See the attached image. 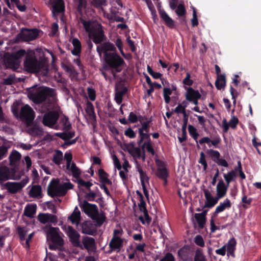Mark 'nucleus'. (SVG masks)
I'll return each instance as SVG.
<instances>
[{
  "instance_id": "20",
  "label": "nucleus",
  "mask_w": 261,
  "mask_h": 261,
  "mask_svg": "<svg viewBox=\"0 0 261 261\" xmlns=\"http://www.w3.org/2000/svg\"><path fill=\"white\" fill-rule=\"evenodd\" d=\"M186 89L187 92L185 93V96L187 101L201 98V95L198 90H196L192 87H188Z\"/></svg>"
},
{
  "instance_id": "56",
  "label": "nucleus",
  "mask_w": 261,
  "mask_h": 261,
  "mask_svg": "<svg viewBox=\"0 0 261 261\" xmlns=\"http://www.w3.org/2000/svg\"><path fill=\"white\" fill-rule=\"evenodd\" d=\"M198 162L203 166L204 170H206L207 169V164L205 160V154L202 151L200 153V159Z\"/></svg>"
},
{
  "instance_id": "57",
  "label": "nucleus",
  "mask_w": 261,
  "mask_h": 261,
  "mask_svg": "<svg viewBox=\"0 0 261 261\" xmlns=\"http://www.w3.org/2000/svg\"><path fill=\"white\" fill-rule=\"evenodd\" d=\"M228 123L231 128L235 129L239 123V119L237 117L233 116Z\"/></svg>"
},
{
  "instance_id": "40",
  "label": "nucleus",
  "mask_w": 261,
  "mask_h": 261,
  "mask_svg": "<svg viewBox=\"0 0 261 261\" xmlns=\"http://www.w3.org/2000/svg\"><path fill=\"white\" fill-rule=\"evenodd\" d=\"M69 170H70L72 172V176L73 177L76 179L77 180L78 179L81 178L80 175L81 174V170L76 166L75 163L72 162L71 165L70 166V168Z\"/></svg>"
},
{
  "instance_id": "5",
  "label": "nucleus",
  "mask_w": 261,
  "mask_h": 261,
  "mask_svg": "<svg viewBox=\"0 0 261 261\" xmlns=\"http://www.w3.org/2000/svg\"><path fill=\"white\" fill-rule=\"evenodd\" d=\"M123 231L122 228L115 229L113 230L112 238L109 246L111 251H119L123 246L124 239L122 238Z\"/></svg>"
},
{
  "instance_id": "22",
  "label": "nucleus",
  "mask_w": 261,
  "mask_h": 261,
  "mask_svg": "<svg viewBox=\"0 0 261 261\" xmlns=\"http://www.w3.org/2000/svg\"><path fill=\"white\" fill-rule=\"evenodd\" d=\"M176 15L181 18V23L186 22L185 15L186 14V9L184 3H180L174 10Z\"/></svg>"
},
{
  "instance_id": "16",
  "label": "nucleus",
  "mask_w": 261,
  "mask_h": 261,
  "mask_svg": "<svg viewBox=\"0 0 261 261\" xmlns=\"http://www.w3.org/2000/svg\"><path fill=\"white\" fill-rule=\"evenodd\" d=\"M217 79L215 81V86L218 90L224 88L226 86V77L225 74H221V69L218 65L215 66Z\"/></svg>"
},
{
  "instance_id": "17",
  "label": "nucleus",
  "mask_w": 261,
  "mask_h": 261,
  "mask_svg": "<svg viewBox=\"0 0 261 261\" xmlns=\"http://www.w3.org/2000/svg\"><path fill=\"white\" fill-rule=\"evenodd\" d=\"M127 92V88L124 84L117 85L115 89V100L118 105H120L123 100V96Z\"/></svg>"
},
{
  "instance_id": "55",
  "label": "nucleus",
  "mask_w": 261,
  "mask_h": 261,
  "mask_svg": "<svg viewBox=\"0 0 261 261\" xmlns=\"http://www.w3.org/2000/svg\"><path fill=\"white\" fill-rule=\"evenodd\" d=\"M194 242L197 245L201 247H203L205 245L203 239L202 237L200 234L197 235L194 238Z\"/></svg>"
},
{
  "instance_id": "25",
  "label": "nucleus",
  "mask_w": 261,
  "mask_h": 261,
  "mask_svg": "<svg viewBox=\"0 0 261 261\" xmlns=\"http://www.w3.org/2000/svg\"><path fill=\"white\" fill-rule=\"evenodd\" d=\"M221 142V138L219 137L215 138L214 140H212L208 137H204L199 140V143L201 145L204 143L208 144L209 147L212 145L216 147Z\"/></svg>"
},
{
  "instance_id": "29",
  "label": "nucleus",
  "mask_w": 261,
  "mask_h": 261,
  "mask_svg": "<svg viewBox=\"0 0 261 261\" xmlns=\"http://www.w3.org/2000/svg\"><path fill=\"white\" fill-rule=\"evenodd\" d=\"M82 232L85 234L95 236L96 233V229L93 228L92 224L84 223L82 226Z\"/></svg>"
},
{
  "instance_id": "12",
  "label": "nucleus",
  "mask_w": 261,
  "mask_h": 261,
  "mask_svg": "<svg viewBox=\"0 0 261 261\" xmlns=\"http://www.w3.org/2000/svg\"><path fill=\"white\" fill-rule=\"evenodd\" d=\"M67 235L69 241L75 247L82 248V244L80 242V234L73 227L68 226L67 229Z\"/></svg>"
},
{
  "instance_id": "46",
  "label": "nucleus",
  "mask_w": 261,
  "mask_h": 261,
  "mask_svg": "<svg viewBox=\"0 0 261 261\" xmlns=\"http://www.w3.org/2000/svg\"><path fill=\"white\" fill-rule=\"evenodd\" d=\"M206 153L211 158L213 161L215 163L220 157V153L217 150H213L212 149H207Z\"/></svg>"
},
{
  "instance_id": "62",
  "label": "nucleus",
  "mask_w": 261,
  "mask_h": 261,
  "mask_svg": "<svg viewBox=\"0 0 261 261\" xmlns=\"http://www.w3.org/2000/svg\"><path fill=\"white\" fill-rule=\"evenodd\" d=\"M124 135L131 139L135 138L136 136L135 132L130 127L127 128L124 131Z\"/></svg>"
},
{
  "instance_id": "39",
  "label": "nucleus",
  "mask_w": 261,
  "mask_h": 261,
  "mask_svg": "<svg viewBox=\"0 0 261 261\" xmlns=\"http://www.w3.org/2000/svg\"><path fill=\"white\" fill-rule=\"evenodd\" d=\"M138 133L139 135V140L138 141V144L139 145H141L142 143L144 140H146L145 142H151L150 139V134H149L148 133H144V132H142L141 130H138Z\"/></svg>"
},
{
  "instance_id": "3",
  "label": "nucleus",
  "mask_w": 261,
  "mask_h": 261,
  "mask_svg": "<svg viewBox=\"0 0 261 261\" xmlns=\"http://www.w3.org/2000/svg\"><path fill=\"white\" fill-rule=\"evenodd\" d=\"M27 92L28 97L35 103H40L45 101L47 96L55 95V89L37 85L27 89Z\"/></svg>"
},
{
  "instance_id": "13",
  "label": "nucleus",
  "mask_w": 261,
  "mask_h": 261,
  "mask_svg": "<svg viewBox=\"0 0 261 261\" xmlns=\"http://www.w3.org/2000/svg\"><path fill=\"white\" fill-rule=\"evenodd\" d=\"M80 206L82 211L91 218H93V216L98 212V207L96 204L90 203L86 200L83 201V204Z\"/></svg>"
},
{
  "instance_id": "21",
  "label": "nucleus",
  "mask_w": 261,
  "mask_h": 261,
  "mask_svg": "<svg viewBox=\"0 0 261 261\" xmlns=\"http://www.w3.org/2000/svg\"><path fill=\"white\" fill-rule=\"evenodd\" d=\"M73 49L71 50V54L75 56L80 57L82 52V44L79 39L74 38L72 40Z\"/></svg>"
},
{
  "instance_id": "42",
  "label": "nucleus",
  "mask_w": 261,
  "mask_h": 261,
  "mask_svg": "<svg viewBox=\"0 0 261 261\" xmlns=\"http://www.w3.org/2000/svg\"><path fill=\"white\" fill-rule=\"evenodd\" d=\"M21 154L16 150H13L9 156L11 165H14L21 159Z\"/></svg>"
},
{
  "instance_id": "26",
  "label": "nucleus",
  "mask_w": 261,
  "mask_h": 261,
  "mask_svg": "<svg viewBox=\"0 0 261 261\" xmlns=\"http://www.w3.org/2000/svg\"><path fill=\"white\" fill-rule=\"evenodd\" d=\"M29 195L32 198H41L43 196L41 187L40 185L33 186L30 191Z\"/></svg>"
},
{
  "instance_id": "28",
  "label": "nucleus",
  "mask_w": 261,
  "mask_h": 261,
  "mask_svg": "<svg viewBox=\"0 0 261 261\" xmlns=\"http://www.w3.org/2000/svg\"><path fill=\"white\" fill-rule=\"evenodd\" d=\"M136 168L137 169V171L139 172L140 174V179L141 185H145V182H148L149 178L147 176L146 172L143 170L141 165L138 163V162L136 161Z\"/></svg>"
},
{
  "instance_id": "52",
  "label": "nucleus",
  "mask_w": 261,
  "mask_h": 261,
  "mask_svg": "<svg viewBox=\"0 0 261 261\" xmlns=\"http://www.w3.org/2000/svg\"><path fill=\"white\" fill-rule=\"evenodd\" d=\"M252 201V198L250 197L248 198L247 196L245 194H244L242 198V202L243 203L242 206L244 208H248V205H250Z\"/></svg>"
},
{
  "instance_id": "61",
  "label": "nucleus",
  "mask_w": 261,
  "mask_h": 261,
  "mask_svg": "<svg viewBox=\"0 0 261 261\" xmlns=\"http://www.w3.org/2000/svg\"><path fill=\"white\" fill-rule=\"evenodd\" d=\"M191 75L189 72L186 73V76L185 78L183 80L182 83L185 85H187L188 86H191L193 84V81L190 79Z\"/></svg>"
},
{
  "instance_id": "63",
  "label": "nucleus",
  "mask_w": 261,
  "mask_h": 261,
  "mask_svg": "<svg viewBox=\"0 0 261 261\" xmlns=\"http://www.w3.org/2000/svg\"><path fill=\"white\" fill-rule=\"evenodd\" d=\"M160 261H175V257L171 253L168 252Z\"/></svg>"
},
{
  "instance_id": "10",
  "label": "nucleus",
  "mask_w": 261,
  "mask_h": 261,
  "mask_svg": "<svg viewBox=\"0 0 261 261\" xmlns=\"http://www.w3.org/2000/svg\"><path fill=\"white\" fill-rule=\"evenodd\" d=\"M59 118V114L56 111H51L45 113L43 117V124L51 128L55 129L56 124Z\"/></svg>"
},
{
  "instance_id": "44",
  "label": "nucleus",
  "mask_w": 261,
  "mask_h": 261,
  "mask_svg": "<svg viewBox=\"0 0 261 261\" xmlns=\"http://www.w3.org/2000/svg\"><path fill=\"white\" fill-rule=\"evenodd\" d=\"M231 206L230 200L226 198L223 202H220V204L216 207L217 211H219L220 213L224 211L226 208H229Z\"/></svg>"
},
{
  "instance_id": "9",
  "label": "nucleus",
  "mask_w": 261,
  "mask_h": 261,
  "mask_svg": "<svg viewBox=\"0 0 261 261\" xmlns=\"http://www.w3.org/2000/svg\"><path fill=\"white\" fill-rule=\"evenodd\" d=\"M29 178L25 177L20 182H7L3 184L2 186L4 189H7L10 193L16 194L20 190L28 183Z\"/></svg>"
},
{
  "instance_id": "24",
  "label": "nucleus",
  "mask_w": 261,
  "mask_h": 261,
  "mask_svg": "<svg viewBox=\"0 0 261 261\" xmlns=\"http://www.w3.org/2000/svg\"><path fill=\"white\" fill-rule=\"evenodd\" d=\"M58 181L53 179L49 183L47 187V193L48 196L51 197L57 196V185Z\"/></svg>"
},
{
  "instance_id": "7",
  "label": "nucleus",
  "mask_w": 261,
  "mask_h": 261,
  "mask_svg": "<svg viewBox=\"0 0 261 261\" xmlns=\"http://www.w3.org/2000/svg\"><path fill=\"white\" fill-rule=\"evenodd\" d=\"M44 230L46 233L47 238L53 243H56L60 247L64 245V240L60 237L59 233V229L57 227H53L50 225H46Z\"/></svg>"
},
{
  "instance_id": "2",
  "label": "nucleus",
  "mask_w": 261,
  "mask_h": 261,
  "mask_svg": "<svg viewBox=\"0 0 261 261\" xmlns=\"http://www.w3.org/2000/svg\"><path fill=\"white\" fill-rule=\"evenodd\" d=\"M81 22L83 25L85 31L88 33L89 37L96 44L101 45L107 40L103 27L100 23H94L90 20L81 19Z\"/></svg>"
},
{
  "instance_id": "35",
  "label": "nucleus",
  "mask_w": 261,
  "mask_h": 261,
  "mask_svg": "<svg viewBox=\"0 0 261 261\" xmlns=\"http://www.w3.org/2000/svg\"><path fill=\"white\" fill-rule=\"evenodd\" d=\"M85 110L86 113L89 115L90 119L92 121H95L96 116L94 112V106L91 102H87Z\"/></svg>"
},
{
  "instance_id": "49",
  "label": "nucleus",
  "mask_w": 261,
  "mask_h": 261,
  "mask_svg": "<svg viewBox=\"0 0 261 261\" xmlns=\"http://www.w3.org/2000/svg\"><path fill=\"white\" fill-rule=\"evenodd\" d=\"M178 254L182 261H192V259L189 257L188 252L184 248L180 249L178 251Z\"/></svg>"
},
{
  "instance_id": "8",
  "label": "nucleus",
  "mask_w": 261,
  "mask_h": 261,
  "mask_svg": "<svg viewBox=\"0 0 261 261\" xmlns=\"http://www.w3.org/2000/svg\"><path fill=\"white\" fill-rule=\"evenodd\" d=\"M35 116L34 111L28 105H26L21 108L19 117L27 126L32 125Z\"/></svg>"
},
{
  "instance_id": "53",
  "label": "nucleus",
  "mask_w": 261,
  "mask_h": 261,
  "mask_svg": "<svg viewBox=\"0 0 261 261\" xmlns=\"http://www.w3.org/2000/svg\"><path fill=\"white\" fill-rule=\"evenodd\" d=\"M17 230L20 240H24L25 236L27 233V230L24 227H22L21 226H18L17 227Z\"/></svg>"
},
{
  "instance_id": "27",
  "label": "nucleus",
  "mask_w": 261,
  "mask_h": 261,
  "mask_svg": "<svg viewBox=\"0 0 261 261\" xmlns=\"http://www.w3.org/2000/svg\"><path fill=\"white\" fill-rule=\"evenodd\" d=\"M203 192L204 196L206 199V201L204 204V207H212L215 205L214 203V197L212 196L210 192L208 190L204 189H203Z\"/></svg>"
},
{
  "instance_id": "19",
  "label": "nucleus",
  "mask_w": 261,
  "mask_h": 261,
  "mask_svg": "<svg viewBox=\"0 0 261 261\" xmlns=\"http://www.w3.org/2000/svg\"><path fill=\"white\" fill-rule=\"evenodd\" d=\"M82 245L88 251H93L96 249V243L95 239L88 236H85L82 239Z\"/></svg>"
},
{
  "instance_id": "64",
  "label": "nucleus",
  "mask_w": 261,
  "mask_h": 261,
  "mask_svg": "<svg viewBox=\"0 0 261 261\" xmlns=\"http://www.w3.org/2000/svg\"><path fill=\"white\" fill-rule=\"evenodd\" d=\"M128 120L130 123H136L138 121V116H137L134 112H131L129 114Z\"/></svg>"
},
{
  "instance_id": "32",
  "label": "nucleus",
  "mask_w": 261,
  "mask_h": 261,
  "mask_svg": "<svg viewBox=\"0 0 261 261\" xmlns=\"http://www.w3.org/2000/svg\"><path fill=\"white\" fill-rule=\"evenodd\" d=\"M98 176L101 184H103L109 185L112 184V181L108 178V174L106 173L103 169L101 168L98 170Z\"/></svg>"
},
{
  "instance_id": "23",
  "label": "nucleus",
  "mask_w": 261,
  "mask_h": 261,
  "mask_svg": "<svg viewBox=\"0 0 261 261\" xmlns=\"http://www.w3.org/2000/svg\"><path fill=\"white\" fill-rule=\"evenodd\" d=\"M11 178L10 169L6 166H0V184Z\"/></svg>"
},
{
  "instance_id": "18",
  "label": "nucleus",
  "mask_w": 261,
  "mask_h": 261,
  "mask_svg": "<svg viewBox=\"0 0 261 261\" xmlns=\"http://www.w3.org/2000/svg\"><path fill=\"white\" fill-rule=\"evenodd\" d=\"M37 219L42 224L56 223L58 221V218L56 215L49 213H40L37 216Z\"/></svg>"
},
{
  "instance_id": "60",
  "label": "nucleus",
  "mask_w": 261,
  "mask_h": 261,
  "mask_svg": "<svg viewBox=\"0 0 261 261\" xmlns=\"http://www.w3.org/2000/svg\"><path fill=\"white\" fill-rule=\"evenodd\" d=\"M14 74H10L6 79L4 80L3 84L5 85H11L14 83Z\"/></svg>"
},
{
  "instance_id": "51",
  "label": "nucleus",
  "mask_w": 261,
  "mask_h": 261,
  "mask_svg": "<svg viewBox=\"0 0 261 261\" xmlns=\"http://www.w3.org/2000/svg\"><path fill=\"white\" fill-rule=\"evenodd\" d=\"M116 46L118 47L120 54L121 55L124 57L126 58L125 54L124 53L123 50V43L122 42L121 39L120 38L118 37L116 39L115 42Z\"/></svg>"
},
{
  "instance_id": "4",
  "label": "nucleus",
  "mask_w": 261,
  "mask_h": 261,
  "mask_svg": "<svg viewBox=\"0 0 261 261\" xmlns=\"http://www.w3.org/2000/svg\"><path fill=\"white\" fill-rule=\"evenodd\" d=\"M25 54L26 51L24 49H20L12 54L6 53L4 56L3 61L6 68L16 70L20 66V59Z\"/></svg>"
},
{
  "instance_id": "11",
  "label": "nucleus",
  "mask_w": 261,
  "mask_h": 261,
  "mask_svg": "<svg viewBox=\"0 0 261 261\" xmlns=\"http://www.w3.org/2000/svg\"><path fill=\"white\" fill-rule=\"evenodd\" d=\"M39 32V31L37 29L22 28L18 36L22 41H30L36 39L38 37Z\"/></svg>"
},
{
  "instance_id": "15",
  "label": "nucleus",
  "mask_w": 261,
  "mask_h": 261,
  "mask_svg": "<svg viewBox=\"0 0 261 261\" xmlns=\"http://www.w3.org/2000/svg\"><path fill=\"white\" fill-rule=\"evenodd\" d=\"M59 119V121L57 122L55 129L68 131L71 128V124L68 117L63 115Z\"/></svg>"
},
{
  "instance_id": "38",
  "label": "nucleus",
  "mask_w": 261,
  "mask_h": 261,
  "mask_svg": "<svg viewBox=\"0 0 261 261\" xmlns=\"http://www.w3.org/2000/svg\"><path fill=\"white\" fill-rule=\"evenodd\" d=\"M36 204L27 206L24 211V215L28 217L33 218L36 212Z\"/></svg>"
},
{
  "instance_id": "54",
  "label": "nucleus",
  "mask_w": 261,
  "mask_h": 261,
  "mask_svg": "<svg viewBox=\"0 0 261 261\" xmlns=\"http://www.w3.org/2000/svg\"><path fill=\"white\" fill-rule=\"evenodd\" d=\"M64 159L66 161V169H69L70 166L71 165L72 154L70 152H66L64 154Z\"/></svg>"
},
{
  "instance_id": "47",
  "label": "nucleus",
  "mask_w": 261,
  "mask_h": 261,
  "mask_svg": "<svg viewBox=\"0 0 261 261\" xmlns=\"http://www.w3.org/2000/svg\"><path fill=\"white\" fill-rule=\"evenodd\" d=\"M93 218H91L92 220H95L97 223V226H100L105 221L106 217L103 214H101L100 215L98 214V212L95 215L93 216Z\"/></svg>"
},
{
  "instance_id": "6",
  "label": "nucleus",
  "mask_w": 261,
  "mask_h": 261,
  "mask_svg": "<svg viewBox=\"0 0 261 261\" xmlns=\"http://www.w3.org/2000/svg\"><path fill=\"white\" fill-rule=\"evenodd\" d=\"M23 64L25 70L30 73H37L43 66V63L34 56H27Z\"/></svg>"
},
{
  "instance_id": "58",
  "label": "nucleus",
  "mask_w": 261,
  "mask_h": 261,
  "mask_svg": "<svg viewBox=\"0 0 261 261\" xmlns=\"http://www.w3.org/2000/svg\"><path fill=\"white\" fill-rule=\"evenodd\" d=\"M67 193V191L62 184L57 185V196H63Z\"/></svg>"
},
{
  "instance_id": "33",
  "label": "nucleus",
  "mask_w": 261,
  "mask_h": 261,
  "mask_svg": "<svg viewBox=\"0 0 261 261\" xmlns=\"http://www.w3.org/2000/svg\"><path fill=\"white\" fill-rule=\"evenodd\" d=\"M228 188V187L225 185L222 179L220 180L216 187L217 194L224 197L226 194Z\"/></svg>"
},
{
  "instance_id": "43",
  "label": "nucleus",
  "mask_w": 261,
  "mask_h": 261,
  "mask_svg": "<svg viewBox=\"0 0 261 261\" xmlns=\"http://www.w3.org/2000/svg\"><path fill=\"white\" fill-rule=\"evenodd\" d=\"M237 174L236 171L231 170L228 172L227 174H224V178L227 184V187H229L230 182L233 181L236 177Z\"/></svg>"
},
{
  "instance_id": "34",
  "label": "nucleus",
  "mask_w": 261,
  "mask_h": 261,
  "mask_svg": "<svg viewBox=\"0 0 261 261\" xmlns=\"http://www.w3.org/2000/svg\"><path fill=\"white\" fill-rule=\"evenodd\" d=\"M68 219L72 224H78L79 223L81 219V212L77 206L75 207L72 213L68 217Z\"/></svg>"
},
{
  "instance_id": "30",
  "label": "nucleus",
  "mask_w": 261,
  "mask_h": 261,
  "mask_svg": "<svg viewBox=\"0 0 261 261\" xmlns=\"http://www.w3.org/2000/svg\"><path fill=\"white\" fill-rule=\"evenodd\" d=\"M55 136L61 138L63 140L68 141L70 139L73 138L75 136L74 131H65L64 130L62 133H57L55 134Z\"/></svg>"
},
{
  "instance_id": "59",
  "label": "nucleus",
  "mask_w": 261,
  "mask_h": 261,
  "mask_svg": "<svg viewBox=\"0 0 261 261\" xmlns=\"http://www.w3.org/2000/svg\"><path fill=\"white\" fill-rule=\"evenodd\" d=\"M87 91L89 99L92 101L95 100L96 98V92L95 90L92 88L88 87Z\"/></svg>"
},
{
  "instance_id": "45",
  "label": "nucleus",
  "mask_w": 261,
  "mask_h": 261,
  "mask_svg": "<svg viewBox=\"0 0 261 261\" xmlns=\"http://www.w3.org/2000/svg\"><path fill=\"white\" fill-rule=\"evenodd\" d=\"M194 261H207L201 249L198 248L196 250Z\"/></svg>"
},
{
  "instance_id": "37",
  "label": "nucleus",
  "mask_w": 261,
  "mask_h": 261,
  "mask_svg": "<svg viewBox=\"0 0 261 261\" xmlns=\"http://www.w3.org/2000/svg\"><path fill=\"white\" fill-rule=\"evenodd\" d=\"M188 130L190 136L193 138V139L196 141L197 143V147L198 148H200V146L198 144L199 141H198V138L199 136L198 133L197 132V129L192 125L189 124L188 125Z\"/></svg>"
},
{
  "instance_id": "41",
  "label": "nucleus",
  "mask_w": 261,
  "mask_h": 261,
  "mask_svg": "<svg viewBox=\"0 0 261 261\" xmlns=\"http://www.w3.org/2000/svg\"><path fill=\"white\" fill-rule=\"evenodd\" d=\"M236 244L237 242L234 238L230 239L227 244V251L228 253H229L232 256H234L233 252L236 249Z\"/></svg>"
},
{
  "instance_id": "1",
  "label": "nucleus",
  "mask_w": 261,
  "mask_h": 261,
  "mask_svg": "<svg viewBox=\"0 0 261 261\" xmlns=\"http://www.w3.org/2000/svg\"><path fill=\"white\" fill-rule=\"evenodd\" d=\"M96 51L99 56L103 53L105 69H112L116 73L122 71L125 63L123 58L116 53V48L114 44L110 41L105 42L97 46Z\"/></svg>"
},
{
  "instance_id": "48",
  "label": "nucleus",
  "mask_w": 261,
  "mask_h": 261,
  "mask_svg": "<svg viewBox=\"0 0 261 261\" xmlns=\"http://www.w3.org/2000/svg\"><path fill=\"white\" fill-rule=\"evenodd\" d=\"M63 160V153L61 150H57L53 156V161L55 164L59 165Z\"/></svg>"
},
{
  "instance_id": "31",
  "label": "nucleus",
  "mask_w": 261,
  "mask_h": 261,
  "mask_svg": "<svg viewBox=\"0 0 261 261\" xmlns=\"http://www.w3.org/2000/svg\"><path fill=\"white\" fill-rule=\"evenodd\" d=\"M65 5L63 0H56L53 6V13L59 14L64 12Z\"/></svg>"
},
{
  "instance_id": "50",
  "label": "nucleus",
  "mask_w": 261,
  "mask_h": 261,
  "mask_svg": "<svg viewBox=\"0 0 261 261\" xmlns=\"http://www.w3.org/2000/svg\"><path fill=\"white\" fill-rule=\"evenodd\" d=\"M194 217L198 224V227L201 229L203 228L206 222V218L202 216H198L197 213L195 214Z\"/></svg>"
},
{
  "instance_id": "14",
  "label": "nucleus",
  "mask_w": 261,
  "mask_h": 261,
  "mask_svg": "<svg viewBox=\"0 0 261 261\" xmlns=\"http://www.w3.org/2000/svg\"><path fill=\"white\" fill-rule=\"evenodd\" d=\"M158 9L160 17L164 21L165 24L169 29H174L175 27V21L169 16L164 9H161V4H158Z\"/></svg>"
},
{
  "instance_id": "36",
  "label": "nucleus",
  "mask_w": 261,
  "mask_h": 261,
  "mask_svg": "<svg viewBox=\"0 0 261 261\" xmlns=\"http://www.w3.org/2000/svg\"><path fill=\"white\" fill-rule=\"evenodd\" d=\"M156 175L159 178L165 181L166 182L169 175V172L167 168H158Z\"/></svg>"
}]
</instances>
